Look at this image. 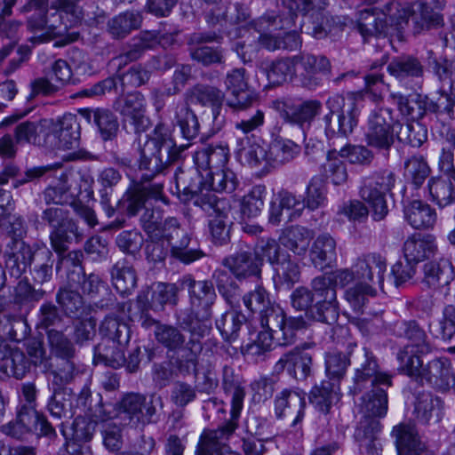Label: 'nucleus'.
<instances>
[{
  "instance_id": "obj_43",
  "label": "nucleus",
  "mask_w": 455,
  "mask_h": 455,
  "mask_svg": "<svg viewBox=\"0 0 455 455\" xmlns=\"http://www.w3.org/2000/svg\"><path fill=\"white\" fill-rule=\"evenodd\" d=\"M112 283L122 296L131 294L137 286V274L127 258H122L112 267Z\"/></svg>"
},
{
  "instance_id": "obj_11",
  "label": "nucleus",
  "mask_w": 455,
  "mask_h": 455,
  "mask_svg": "<svg viewBox=\"0 0 455 455\" xmlns=\"http://www.w3.org/2000/svg\"><path fill=\"white\" fill-rule=\"evenodd\" d=\"M395 1L371 0V5L359 11L357 27L364 39L387 33L388 26L401 24L389 12H395Z\"/></svg>"
},
{
  "instance_id": "obj_41",
  "label": "nucleus",
  "mask_w": 455,
  "mask_h": 455,
  "mask_svg": "<svg viewBox=\"0 0 455 455\" xmlns=\"http://www.w3.org/2000/svg\"><path fill=\"white\" fill-rule=\"evenodd\" d=\"M9 252L6 265L11 270L12 275L20 277L31 267L36 255L29 244L23 240L11 241L8 243Z\"/></svg>"
},
{
  "instance_id": "obj_25",
  "label": "nucleus",
  "mask_w": 455,
  "mask_h": 455,
  "mask_svg": "<svg viewBox=\"0 0 455 455\" xmlns=\"http://www.w3.org/2000/svg\"><path fill=\"white\" fill-rule=\"evenodd\" d=\"M305 395L293 389L285 388L275 398V413L278 419L293 418L291 427L298 428L304 417Z\"/></svg>"
},
{
  "instance_id": "obj_39",
  "label": "nucleus",
  "mask_w": 455,
  "mask_h": 455,
  "mask_svg": "<svg viewBox=\"0 0 455 455\" xmlns=\"http://www.w3.org/2000/svg\"><path fill=\"white\" fill-rule=\"evenodd\" d=\"M223 100L224 93L212 86L197 85L190 92L191 102L212 107L213 123L218 127H220L224 123V116L220 115Z\"/></svg>"
},
{
  "instance_id": "obj_4",
  "label": "nucleus",
  "mask_w": 455,
  "mask_h": 455,
  "mask_svg": "<svg viewBox=\"0 0 455 455\" xmlns=\"http://www.w3.org/2000/svg\"><path fill=\"white\" fill-rule=\"evenodd\" d=\"M326 107L329 113L323 121L327 138H347L358 124L359 108L355 99L335 94L327 100Z\"/></svg>"
},
{
  "instance_id": "obj_14",
  "label": "nucleus",
  "mask_w": 455,
  "mask_h": 455,
  "mask_svg": "<svg viewBox=\"0 0 455 455\" xmlns=\"http://www.w3.org/2000/svg\"><path fill=\"white\" fill-rule=\"evenodd\" d=\"M46 148L71 150L79 147L81 127L77 116L66 113L55 121H47Z\"/></svg>"
},
{
  "instance_id": "obj_34",
  "label": "nucleus",
  "mask_w": 455,
  "mask_h": 455,
  "mask_svg": "<svg viewBox=\"0 0 455 455\" xmlns=\"http://www.w3.org/2000/svg\"><path fill=\"white\" fill-rule=\"evenodd\" d=\"M394 332L397 337L409 341L405 347H411L417 353L429 354L433 351V344L424 329L415 320L401 321L395 323Z\"/></svg>"
},
{
  "instance_id": "obj_59",
  "label": "nucleus",
  "mask_w": 455,
  "mask_h": 455,
  "mask_svg": "<svg viewBox=\"0 0 455 455\" xmlns=\"http://www.w3.org/2000/svg\"><path fill=\"white\" fill-rule=\"evenodd\" d=\"M174 120L186 140H191L199 134L200 124L198 118L187 103L180 102L176 104L174 107Z\"/></svg>"
},
{
  "instance_id": "obj_13",
  "label": "nucleus",
  "mask_w": 455,
  "mask_h": 455,
  "mask_svg": "<svg viewBox=\"0 0 455 455\" xmlns=\"http://www.w3.org/2000/svg\"><path fill=\"white\" fill-rule=\"evenodd\" d=\"M196 206L205 212L212 220L209 227L213 243L218 245L226 243L229 239L228 223H232L229 218L231 204L227 198L213 197L212 196H201L196 198Z\"/></svg>"
},
{
  "instance_id": "obj_18",
  "label": "nucleus",
  "mask_w": 455,
  "mask_h": 455,
  "mask_svg": "<svg viewBox=\"0 0 455 455\" xmlns=\"http://www.w3.org/2000/svg\"><path fill=\"white\" fill-rule=\"evenodd\" d=\"M47 341L52 355L64 362L61 367L52 371L54 378H59L64 383L70 382L76 370L73 361L76 356L75 344L64 332L55 329L47 331Z\"/></svg>"
},
{
  "instance_id": "obj_5",
  "label": "nucleus",
  "mask_w": 455,
  "mask_h": 455,
  "mask_svg": "<svg viewBox=\"0 0 455 455\" xmlns=\"http://www.w3.org/2000/svg\"><path fill=\"white\" fill-rule=\"evenodd\" d=\"M349 356L355 366L353 385L350 387L351 394L361 393L369 383L371 386L382 385L387 387L392 386L393 376L380 371L378 359L372 351L366 347L354 346L349 352Z\"/></svg>"
},
{
  "instance_id": "obj_62",
  "label": "nucleus",
  "mask_w": 455,
  "mask_h": 455,
  "mask_svg": "<svg viewBox=\"0 0 455 455\" xmlns=\"http://www.w3.org/2000/svg\"><path fill=\"white\" fill-rule=\"evenodd\" d=\"M391 98L397 105L398 110L403 116L418 120L426 114L425 97L419 94H410L408 96L401 93H391Z\"/></svg>"
},
{
  "instance_id": "obj_48",
  "label": "nucleus",
  "mask_w": 455,
  "mask_h": 455,
  "mask_svg": "<svg viewBox=\"0 0 455 455\" xmlns=\"http://www.w3.org/2000/svg\"><path fill=\"white\" fill-rule=\"evenodd\" d=\"M111 339L102 338L101 341L94 347V363H103L112 368H118L124 364V348Z\"/></svg>"
},
{
  "instance_id": "obj_15",
  "label": "nucleus",
  "mask_w": 455,
  "mask_h": 455,
  "mask_svg": "<svg viewBox=\"0 0 455 455\" xmlns=\"http://www.w3.org/2000/svg\"><path fill=\"white\" fill-rule=\"evenodd\" d=\"M161 397L151 395L147 397L140 394L131 393L123 397L116 404V415L129 423L147 425L154 421L156 404L161 403Z\"/></svg>"
},
{
  "instance_id": "obj_61",
  "label": "nucleus",
  "mask_w": 455,
  "mask_h": 455,
  "mask_svg": "<svg viewBox=\"0 0 455 455\" xmlns=\"http://www.w3.org/2000/svg\"><path fill=\"white\" fill-rule=\"evenodd\" d=\"M52 249L57 253L67 252L69 245L75 241L80 242L82 235L75 221L60 228L52 229L49 235Z\"/></svg>"
},
{
  "instance_id": "obj_19",
  "label": "nucleus",
  "mask_w": 455,
  "mask_h": 455,
  "mask_svg": "<svg viewBox=\"0 0 455 455\" xmlns=\"http://www.w3.org/2000/svg\"><path fill=\"white\" fill-rule=\"evenodd\" d=\"M163 189L162 182L148 185L139 182L134 188L126 190L114 208L120 214L134 217L145 207L148 199L164 200Z\"/></svg>"
},
{
  "instance_id": "obj_21",
  "label": "nucleus",
  "mask_w": 455,
  "mask_h": 455,
  "mask_svg": "<svg viewBox=\"0 0 455 455\" xmlns=\"http://www.w3.org/2000/svg\"><path fill=\"white\" fill-rule=\"evenodd\" d=\"M313 355L307 346L296 347L283 354L274 365V372L281 374L285 369L297 379H306L312 372Z\"/></svg>"
},
{
  "instance_id": "obj_6",
  "label": "nucleus",
  "mask_w": 455,
  "mask_h": 455,
  "mask_svg": "<svg viewBox=\"0 0 455 455\" xmlns=\"http://www.w3.org/2000/svg\"><path fill=\"white\" fill-rule=\"evenodd\" d=\"M395 182V173L387 169L375 172L363 180L359 196L363 202L369 204L371 217L375 221H380L387 215L386 196L391 192Z\"/></svg>"
},
{
  "instance_id": "obj_57",
  "label": "nucleus",
  "mask_w": 455,
  "mask_h": 455,
  "mask_svg": "<svg viewBox=\"0 0 455 455\" xmlns=\"http://www.w3.org/2000/svg\"><path fill=\"white\" fill-rule=\"evenodd\" d=\"M387 69L390 76L398 80L422 76L424 71L421 62L411 55L394 58L387 65Z\"/></svg>"
},
{
  "instance_id": "obj_3",
  "label": "nucleus",
  "mask_w": 455,
  "mask_h": 455,
  "mask_svg": "<svg viewBox=\"0 0 455 455\" xmlns=\"http://www.w3.org/2000/svg\"><path fill=\"white\" fill-rule=\"evenodd\" d=\"M264 124L265 113L259 108L235 122V129L239 135L235 141V154L241 164H256L263 159L264 147L254 132H259Z\"/></svg>"
},
{
  "instance_id": "obj_22",
  "label": "nucleus",
  "mask_w": 455,
  "mask_h": 455,
  "mask_svg": "<svg viewBox=\"0 0 455 455\" xmlns=\"http://www.w3.org/2000/svg\"><path fill=\"white\" fill-rule=\"evenodd\" d=\"M234 431L233 423L223 428L204 429L200 435L196 455H240L232 451L228 443Z\"/></svg>"
},
{
  "instance_id": "obj_27",
  "label": "nucleus",
  "mask_w": 455,
  "mask_h": 455,
  "mask_svg": "<svg viewBox=\"0 0 455 455\" xmlns=\"http://www.w3.org/2000/svg\"><path fill=\"white\" fill-rule=\"evenodd\" d=\"M264 156L256 164H248L251 168H260L268 172L270 168L291 161L299 153V146L291 140H275L268 150L264 147Z\"/></svg>"
},
{
  "instance_id": "obj_29",
  "label": "nucleus",
  "mask_w": 455,
  "mask_h": 455,
  "mask_svg": "<svg viewBox=\"0 0 455 455\" xmlns=\"http://www.w3.org/2000/svg\"><path fill=\"white\" fill-rule=\"evenodd\" d=\"M174 178L178 193L182 194L185 200H192L195 205L196 198L201 196L211 195L213 197H218L214 193L209 190L205 191L204 182H203L204 174L200 172L199 169L185 172L181 168H178Z\"/></svg>"
},
{
  "instance_id": "obj_45",
  "label": "nucleus",
  "mask_w": 455,
  "mask_h": 455,
  "mask_svg": "<svg viewBox=\"0 0 455 455\" xmlns=\"http://www.w3.org/2000/svg\"><path fill=\"white\" fill-rule=\"evenodd\" d=\"M404 217L416 229L433 228L437 220L435 210L420 200H413L404 208Z\"/></svg>"
},
{
  "instance_id": "obj_63",
  "label": "nucleus",
  "mask_w": 455,
  "mask_h": 455,
  "mask_svg": "<svg viewBox=\"0 0 455 455\" xmlns=\"http://www.w3.org/2000/svg\"><path fill=\"white\" fill-rule=\"evenodd\" d=\"M245 323L246 317L243 314L231 310L216 319V327L226 341L233 342L238 338L239 331Z\"/></svg>"
},
{
  "instance_id": "obj_44",
  "label": "nucleus",
  "mask_w": 455,
  "mask_h": 455,
  "mask_svg": "<svg viewBox=\"0 0 455 455\" xmlns=\"http://www.w3.org/2000/svg\"><path fill=\"white\" fill-rule=\"evenodd\" d=\"M371 387V390L362 396L361 412L367 419L384 417L387 411V387L382 385Z\"/></svg>"
},
{
  "instance_id": "obj_23",
  "label": "nucleus",
  "mask_w": 455,
  "mask_h": 455,
  "mask_svg": "<svg viewBox=\"0 0 455 455\" xmlns=\"http://www.w3.org/2000/svg\"><path fill=\"white\" fill-rule=\"evenodd\" d=\"M291 23V18L266 14L253 20L251 25L260 34V44L267 49L275 51L283 49L280 31L290 28Z\"/></svg>"
},
{
  "instance_id": "obj_24",
  "label": "nucleus",
  "mask_w": 455,
  "mask_h": 455,
  "mask_svg": "<svg viewBox=\"0 0 455 455\" xmlns=\"http://www.w3.org/2000/svg\"><path fill=\"white\" fill-rule=\"evenodd\" d=\"M114 108L123 116L125 122L133 125L135 132L145 131L149 124L145 116V99L139 92L117 98Z\"/></svg>"
},
{
  "instance_id": "obj_42",
  "label": "nucleus",
  "mask_w": 455,
  "mask_h": 455,
  "mask_svg": "<svg viewBox=\"0 0 455 455\" xmlns=\"http://www.w3.org/2000/svg\"><path fill=\"white\" fill-rule=\"evenodd\" d=\"M453 278V266L444 258L428 261L423 265L422 283L429 288H438L449 284Z\"/></svg>"
},
{
  "instance_id": "obj_54",
  "label": "nucleus",
  "mask_w": 455,
  "mask_h": 455,
  "mask_svg": "<svg viewBox=\"0 0 455 455\" xmlns=\"http://www.w3.org/2000/svg\"><path fill=\"white\" fill-rule=\"evenodd\" d=\"M380 432V423L376 419H362L355 431V439L360 450L365 449L368 454L379 453L377 435Z\"/></svg>"
},
{
  "instance_id": "obj_28",
  "label": "nucleus",
  "mask_w": 455,
  "mask_h": 455,
  "mask_svg": "<svg viewBox=\"0 0 455 455\" xmlns=\"http://www.w3.org/2000/svg\"><path fill=\"white\" fill-rule=\"evenodd\" d=\"M356 280L383 289L386 259L379 254L370 253L357 259L355 266Z\"/></svg>"
},
{
  "instance_id": "obj_12",
  "label": "nucleus",
  "mask_w": 455,
  "mask_h": 455,
  "mask_svg": "<svg viewBox=\"0 0 455 455\" xmlns=\"http://www.w3.org/2000/svg\"><path fill=\"white\" fill-rule=\"evenodd\" d=\"M294 69L293 83L308 90H315L322 84L323 76L331 74L330 60L323 55L300 52L291 56Z\"/></svg>"
},
{
  "instance_id": "obj_38",
  "label": "nucleus",
  "mask_w": 455,
  "mask_h": 455,
  "mask_svg": "<svg viewBox=\"0 0 455 455\" xmlns=\"http://www.w3.org/2000/svg\"><path fill=\"white\" fill-rule=\"evenodd\" d=\"M322 103L317 100H306L298 104H283L282 117L288 123L298 124L300 128L309 125L320 113Z\"/></svg>"
},
{
  "instance_id": "obj_17",
  "label": "nucleus",
  "mask_w": 455,
  "mask_h": 455,
  "mask_svg": "<svg viewBox=\"0 0 455 455\" xmlns=\"http://www.w3.org/2000/svg\"><path fill=\"white\" fill-rule=\"evenodd\" d=\"M150 77V73L140 65L131 67L121 76H109L87 88L79 91L76 97H97L116 90L120 82L123 91L129 87H140L146 84Z\"/></svg>"
},
{
  "instance_id": "obj_31",
  "label": "nucleus",
  "mask_w": 455,
  "mask_h": 455,
  "mask_svg": "<svg viewBox=\"0 0 455 455\" xmlns=\"http://www.w3.org/2000/svg\"><path fill=\"white\" fill-rule=\"evenodd\" d=\"M315 292L316 302L309 309V316L313 319L332 324L339 318V304L337 301V292L335 290H323L319 291L315 286L311 285Z\"/></svg>"
},
{
  "instance_id": "obj_7",
  "label": "nucleus",
  "mask_w": 455,
  "mask_h": 455,
  "mask_svg": "<svg viewBox=\"0 0 455 455\" xmlns=\"http://www.w3.org/2000/svg\"><path fill=\"white\" fill-rule=\"evenodd\" d=\"M398 121L393 118V110L389 108H376L367 118L364 140L368 147L388 155L396 138Z\"/></svg>"
},
{
  "instance_id": "obj_51",
  "label": "nucleus",
  "mask_w": 455,
  "mask_h": 455,
  "mask_svg": "<svg viewBox=\"0 0 455 455\" xmlns=\"http://www.w3.org/2000/svg\"><path fill=\"white\" fill-rule=\"evenodd\" d=\"M122 180V174L113 167L101 170L98 175V182L101 186L100 189V204L108 218L116 213V209L111 205L112 189Z\"/></svg>"
},
{
  "instance_id": "obj_52",
  "label": "nucleus",
  "mask_w": 455,
  "mask_h": 455,
  "mask_svg": "<svg viewBox=\"0 0 455 455\" xmlns=\"http://www.w3.org/2000/svg\"><path fill=\"white\" fill-rule=\"evenodd\" d=\"M142 17L139 12H124L114 16L107 23V31L114 39H123L140 27Z\"/></svg>"
},
{
  "instance_id": "obj_35",
  "label": "nucleus",
  "mask_w": 455,
  "mask_h": 455,
  "mask_svg": "<svg viewBox=\"0 0 455 455\" xmlns=\"http://www.w3.org/2000/svg\"><path fill=\"white\" fill-rule=\"evenodd\" d=\"M222 265L228 268L237 278L259 275L261 271L260 259H257L250 248L241 249L235 253L224 258Z\"/></svg>"
},
{
  "instance_id": "obj_32",
  "label": "nucleus",
  "mask_w": 455,
  "mask_h": 455,
  "mask_svg": "<svg viewBox=\"0 0 455 455\" xmlns=\"http://www.w3.org/2000/svg\"><path fill=\"white\" fill-rule=\"evenodd\" d=\"M222 386L225 393L231 397V419L219 428H223L229 423L237 427L236 419L243 409L245 391L242 386V380L238 374L235 373L233 368L226 365L223 367Z\"/></svg>"
},
{
  "instance_id": "obj_26",
  "label": "nucleus",
  "mask_w": 455,
  "mask_h": 455,
  "mask_svg": "<svg viewBox=\"0 0 455 455\" xmlns=\"http://www.w3.org/2000/svg\"><path fill=\"white\" fill-rule=\"evenodd\" d=\"M403 255L409 263H419L434 258L438 252L436 238L431 234L415 233L403 243Z\"/></svg>"
},
{
  "instance_id": "obj_8",
  "label": "nucleus",
  "mask_w": 455,
  "mask_h": 455,
  "mask_svg": "<svg viewBox=\"0 0 455 455\" xmlns=\"http://www.w3.org/2000/svg\"><path fill=\"white\" fill-rule=\"evenodd\" d=\"M395 5V12H389L393 19L406 22L411 17L416 32L423 29L438 27L443 24V19L441 12L446 5L445 0H417L411 4Z\"/></svg>"
},
{
  "instance_id": "obj_46",
  "label": "nucleus",
  "mask_w": 455,
  "mask_h": 455,
  "mask_svg": "<svg viewBox=\"0 0 455 455\" xmlns=\"http://www.w3.org/2000/svg\"><path fill=\"white\" fill-rule=\"evenodd\" d=\"M313 235L312 230L296 225L284 228L279 236V241L294 254L303 256L308 249Z\"/></svg>"
},
{
  "instance_id": "obj_30",
  "label": "nucleus",
  "mask_w": 455,
  "mask_h": 455,
  "mask_svg": "<svg viewBox=\"0 0 455 455\" xmlns=\"http://www.w3.org/2000/svg\"><path fill=\"white\" fill-rule=\"evenodd\" d=\"M46 410L54 419L60 421L57 427L62 435L68 438L64 420L71 419L74 414L70 390L60 387L54 388L47 402Z\"/></svg>"
},
{
  "instance_id": "obj_56",
  "label": "nucleus",
  "mask_w": 455,
  "mask_h": 455,
  "mask_svg": "<svg viewBox=\"0 0 455 455\" xmlns=\"http://www.w3.org/2000/svg\"><path fill=\"white\" fill-rule=\"evenodd\" d=\"M410 347H403L397 352V370L419 383L425 366L421 357L427 354L417 353L415 349Z\"/></svg>"
},
{
  "instance_id": "obj_10",
  "label": "nucleus",
  "mask_w": 455,
  "mask_h": 455,
  "mask_svg": "<svg viewBox=\"0 0 455 455\" xmlns=\"http://www.w3.org/2000/svg\"><path fill=\"white\" fill-rule=\"evenodd\" d=\"M154 239H164L168 243L172 257L185 264L201 259L204 252L197 247L190 246L192 240L188 232L174 217L165 219L159 235Z\"/></svg>"
},
{
  "instance_id": "obj_16",
  "label": "nucleus",
  "mask_w": 455,
  "mask_h": 455,
  "mask_svg": "<svg viewBox=\"0 0 455 455\" xmlns=\"http://www.w3.org/2000/svg\"><path fill=\"white\" fill-rule=\"evenodd\" d=\"M182 284L188 291L191 308L196 316L194 322L206 323L212 326V307L217 299L213 283L208 280L196 281L191 275H187Z\"/></svg>"
},
{
  "instance_id": "obj_1",
  "label": "nucleus",
  "mask_w": 455,
  "mask_h": 455,
  "mask_svg": "<svg viewBox=\"0 0 455 455\" xmlns=\"http://www.w3.org/2000/svg\"><path fill=\"white\" fill-rule=\"evenodd\" d=\"M188 330V339L180 329L170 324H157L154 331L156 341L168 352L174 353L172 363L183 375L196 371L199 355L203 350L202 339L209 334L211 325L191 322Z\"/></svg>"
},
{
  "instance_id": "obj_9",
  "label": "nucleus",
  "mask_w": 455,
  "mask_h": 455,
  "mask_svg": "<svg viewBox=\"0 0 455 455\" xmlns=\"http://www.w3.org/2000/svg\"><path fill=\"white\" fill-rule=\"evenodd\" d=\"M262 331L270 334L280 346H288L294 342L296 331L305 326L302 317H285V313L278 305L272 303L259 314Z\"/></svg>"
},
{
  "instance_id": "obj_50",
  "label": "nucleus",
  "mask_w": 455,
  "mask_h": 455,
  "mask_svg": "<svg viewBox=\"0 0 455 455\" xmlns=\"http://www.w3.org/2000/svg\"><path fill=\"white\" fill-rule=\"evenodd\" d=\"M339 385L331 379L315 385L309 395L310 403L321 412H329L331 405L339 400Z\"/></svg>"
},
{
  "instance_id": "obj_49",
  "label": "nucleus",
  "mask_w": 455,
  "mask_h": 455,
  "mask_svg": "<svg viewBox=\"0 0 455 455\" xmlns=\"http://www.w3.org/2000/svg\"><path fill=\"white\" fill-rule=\"evenodd\" d=\"M46 132L47 120L25 121L15 127V140L46 148Z\"/></svg>"
},
{
  "instance_id": "obj_33",
  "label": "nucleus",
  "mask_w": 455,
  "mask_h": 455,
  "mask_svg": "<svg viewBox=\"0 0 455 455\" xmlns=\"http://www.w3.org/2000/svg\"><path fill=\"white\" fill-rule=\"evenodd\" d=\"M395 437V444L398 455H433L418 435L413 426L400 424L392 431Z\"/></svg>"
},
{
  "instance_id": "obj_36",
  "label": "nucleus",
  "mask_w": 455,
  "mask_h": 455,
  "mask_svg": "<svg viewBox=\"0 0 455 455\" xmlns=\"http://www.w3.org/2000/svg\"><path fill=\"white\" fill-rule=\"evenodd\" d=\"M80 116L89 124L93 123L104 140L116 137L119 123L115 114L107 108H82Z\"/></svg>"
},
{
  "instance_id": "obj_55",
  "label": "nucleus",
  "mask_w": 455,
  "mask_h": 455,
  "mask_svg": "<svg viewBox=\"0 0 455 455\" xmlns=\"http://www.w3.org/2000/svg\"><path fill=\"white\" fill-rule=\"evenodd\" d=\"M427 188L431 199L440 207H445L455 201V177L432 178Z\"/></svg>"
},
{
  "instance_id": "obj_64",
  "label": "nucleus",
  "mask_w": 455,
  "mask_h": 455,
  "mask_svg": "<svg viewBox=\"0 0 455 455\" xmlns=\"http://www.w3.org/2000/svg\"><path fill=\"white\" fill-rule=\"evenodd\" d=\"M100 331L102 338L111 339L119 346L126 347L131 339L129 325L114 316H108L104 319L100 324Z\"/></svg>"
},
{
  "instance_id": "obj_60",
  "label": "nucleus",
  "mask_w": 455,
  "mask_h": 455,
  "mask_svg": "<svg viewBox=\"0 0 455 455\" xmlns=\"http://www.w3.org/2000/svg\"><path fill=\"white\" fill-rule=\"evenodd\" d=\"M274 280L277 285L286 286L290 289L295 283L299 282L300 269L299 264L291 259V255L286 253L274 265Z\"/></svg>"
},
{
  "instance_id": "obj_37",
  "label": "nucleus",
  "mask_w": 455,
  "mask_h": 455,
  "mask_svg": "<svg viewBox=\"0 0 455 455\" xmlns=\"http://www.w3.org/2000/svg\"><path fill=\"white\" fill-rule=\"evenodd\" d=\"M0 370L9 377L21 379L30 369V361L17 347L4 345L1 350Z\"/></svg>"
},
{
  "instance_id": "obj_58",
  "label": "nucleus",
  "mask_w": 455,
  "mask_h": 455,
  "mask_svg": "<svg viewBox=\"0 0 455 455\" xmlns=\"http://www.w3.org/2000/svg\"><path fill=\"white\" fill-rule=\"evenodd\" d=\"M205 191L211 192H233L237 185V180L234 172L228 168H220L207 171L204 176Z\"/></svg>"
},
{
  "instance_id": "obj_40",
  "label": "nucleus",
  "mask_w": 455,
  "mask_h": 455,
  "mask_svg": "<svg viewBox=\"0 0 455 455\" xmlns=\"http://www.w3.org/2000/svg\"><path fill=\"white\" fill-rule=\"evenodd\" d=\"M229 158L227 144H211L197 150L194 156L195 164L204 172L225 168Z\"/></svg>"
},
{
  "instance_id": "obj_47",
  "label": "nucleus",
  "mask_w": 455,
  "mask_h": 455,
  "mask_svg": "<svg viewBox=\"0 0 455 455\" xmlns=\"http://www.w3.org/2000/svg\"><path fill=\"white\" fill-rule=\"evenodd\" d=\"M336 241L330 234L319 235L310 249L313 264L321 269L330 266L336 259Z\"/></svg>"
},
{
  "instance_id": "obj_2",
  "label": "nucleus",
  "mask_w": 455,
  "mask_h": 455,
  "mask_svg": "<svg viewBox=\"0 0 455 455\" xmlns=\"http://www.w3.org/2000/svg\"><path fill=\"white\" fill-rule=\"evenodd\" d=\"M172 132L170 128L160 123L147 137L140 147V170L143 172L140 182L154 184L153 180L167 168V161L163 158V148L172 147Z\"/></svg>"
},
{
  "instance_id": "obj_20",
  "label": "nucleus",
  "mask_w": 455,
  "mask_h": 455,
  "mask_svg": "<svg viewBox=\"0 0 455 455\" xmlns=\"http://www.w3.org/2000/svg\"><path fill=\"white\" fill-rule=\"evenodd\" d=\"M427 383L439 391L455 390V374L452 371L451 361L445 356L430 360L422 371L419 382Z\"/></svg>"
},
{
  "instance_id": "obj_53",
  "label": "nucleus",
  "mask_w": 455,
  "mask_h": 455,
  "mask_svg": "<svg viewBox=\"0 0 455 455\" xmlns=\"http://www.w3.org/2000/svg\"><path fill=\"white\" fill-rule=\"evenodd\" d=\"M69 173L62 172L56 176L59 183L50 185L43 191V198L46 204H71L76 202V195L71 191L68 182Z\"/></svg>"
}]
</instances>
